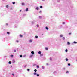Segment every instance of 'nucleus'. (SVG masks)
<instances>
[{"mask_svg": "<svg viewBox=\"0 0 77 77\" xmlns=\"http://www.w3.org/2000/svg\"><path fill=\"white\" fill-rule=\"evenodd\" d=\"M45 29L47 30H48L49 29L48 28L47 26L45 27Z\"/></svg>", "mask_w": 77, "mask_h": 77, "instance_id": "13", "label": "nucleus"}, {"mask_svg": "<svg viewBox=\"0 0 77 77\" xmlns=\"http://www.w3.org/2000/svg\"><path fill=\"white\" fill-rule=\"evenodd\" d=\"M36 67L37 68H39V65H37Z\"/></svg>", "mask_w": 77, "mask_h": 77, "instance_id": "21", "label": "nucleus"}, {"mask_svg": "<svg viewBox=\"0 0 77 77\" xmlns=\"http://www.w3.org/2000/svg\"><path fill=\"white\" fill-rule=\"evenodd\" d=\"M28 11L29 8H27L26 9V12H28Z\"/></svg>", "mask_w": 77, "mask_h": 77, "instance_id": "6", "label": "nucleus"}, {"mask_svg": "<svg viewBox=\"0 0 77 77\" xmlns=\"http://www.w3.org/2000/svg\"><path fill=\"white\" fill-rule=\"evenodd\" d=\"M57 2H60V0H58L57 1Z\"/></svg>", "mask_w": 77, "mask_h": 77, "instance_id": "48", "label": "nucleus"}, {"mask_svg": "<svg viewBox=\"0 0 77 77\" xmlns=\"http://www.w3.org/2000/svg\"><path fill=\"white\" fill-rule=\"evenodd\" d=\"M14 52H16V50H14Z\"/></svg>", "mask_w": 77, "mask_h": 77, "instance_id": "53", "label": "nucleus"}, {"mask_svg": "<svg viewBox=\"0 0 77 77\" xmlns=\"http://www.w3.org/2000/svg\"><path fill=\"white\" fill-rule=\"evenodd\" d=\"M42 35H43V34H42Z\"/></svg>", "mask_w": 77, "mask_h": 77, "instance_id": "63", "label": "nucleus"}, {"mask_svg": "<svg viewBox=\"0 0 77 77\" xmlns=\"http://www.w3.org/2000/svg\"><path fill=\"white\" fill-rule=\"evenodd\" d=\"M68 66H70L71 65V64L69 63L68 64Z\"/></svg>", "mask_w": 77, "mask_h": 77, "instance_id": "38", "label": "nucleus"}, {"mask_svg": "<svg viewBox=\"0 0 77 77\" xmlns=\"http://www.w3.org/2000/svg\"><path fill=\"white\" fill-rule=\"evenodd\" d=\"M26 57V55H25L23 56V57Z\"/></svg>", "mask_w": 77, "mask_h": 77, "instance_id": "51", "label": "nucleus"}, {"mask_svg": "<svg viewBox=\"0 0 77 77\" xmlns=\"http://www.w3.org/2000/svg\"><path fill=\"white\" fill-rule=\"evenodd\" d=\"M21 5L22 6H24V5H25V3L24 2H22L21 3Z\"/></svg>", "mask_w": 77, "mask_h": 77, "instance_id": "4", "label": "nucleus"}, {"mask_svg": "<svg viewBox=\"0 0 77 77\" xmlns=\"http://www.w3.org/2000/svg\"><path fill=\"white\" fill-rule=\"evenodd\" d=\"M62 24H65V23L64 22H63V23H62Z\"/></svg>", "mask_w": 77, "mask_h": 77, "instance_id": "40", "label": "nucleus"}, {"mask_svg": "<svg viewBox=\"0 0 77 77\" xmlns=\"http://www.w3.org/2000/svg\"><path fill=\"white\" fill-rule=\"evenodd\" d=\"M36 71H37V70H36V69H34V72H36Z\"/></svg>", "mask_w": 77, "mask_h": 77, "instance_id": "39", "label": "nucleus"}, {"mask_svg": "<svg viewBox=\"0 0 77 77\" xmlns=\"http://www.w3.org/2000/svg\"><path fill=\"white\" fill-rule=\"evenodd\" d=\"M66 74H68V73H69V71H66Z\"/></svg>", "mask_w": 77, "mask_h": 77, "instance_id": "30", "label": "nucleus"}, {"mask_svg": "<svg viewBox=\"0 0 77 77\" xmlns=\"http://www.w3.org/2000/svg\"><path fill=\"white\" fill-rule=\"evenodd\" d=\"M27 71H30V69H27Z\"/></svg>", "mask_w": 77, "mask_h": 77, "instance_id": "31", "label": "nucleus"}, {"mask_svg": "<svg viewBox=\"0 0 77 77\" xmlns=\"http://www.w3.org/2000/svg\"><path fill=\"white\" fill-rule=\"evenodd\" d=\"M18 72H22V70H21V69L19 70L18 71Z\"/></svg>", "mask_w": 77, "mask_h": 77, "instance_id": "3", "label": "nucleus"}, {"mask_svg": "<svg viewBox=\"0 0 77 77\" xmlns=\"http://www.w3.org/2000/svg\"><path fill=\"white\" fill-rule=\"evenodd\" d=\"M20 38H22V37H23V35L20 34Z\"/></svg>", "mask_w": 77, "mask_h": 77, "instance_id": "19", "label": "nucleus"}, {"mask_svg": "<svg viewBox=\"0 0 77 77\" xmlns=\"http://www.w3.org/2000/svg\"><path fill=\"white\" fill-rule=\"evenodd\" d=\"M8 23H6V26H8Z\"/></svg>", "mask_w": 77, "mask_h": 77, "instance_id": "50", "label": "nucleus"}, {"mask_svg": "<svg viewBox=\"0 0 77 77\" xmlns=\"http://www.w3.org/2000/svg\"><path fill=\"white\" fill-rule=\"evenodd\" d=\"M12 4H13V5H15V2H13Z\"/></svg>", "mask_w": 77, "mask_h": 77, "instance_id": "20", "label": "nucleus"}, {"mask_svg": "<svg viewBox=\"0 0 77 77\" xmlns=\"http://www.w3.org/2000/svg\"><path fill=\"white\" fill-rule=\"evenodd\" d=\"M37 65V64H34L33 66H36Z\"/></svg>", "mask_w": 77, "mask_h": 77, "instance_id": "41", "label": "nucleus"}, {"mask_svg": "<svg viewBox=\"0 0 77 77\" xmlns=\"http://www.w3.org/2000/svg\"><path fill=\"white\" fill-rule=\"evenodd\" d=\"M39 18H42V16H40L39 17Z\"/></svg>", "mask_w": 77, "mask_h": 77, "instance_id": "32", "label": "nucleus"}, {"mask_svg": "<svg viewBox=\"0 0 77 77\" xmlns=\"http://www.w3.org/2000/svg\"><path fill=\"white\" fill-rule=\"evenodd\" d=\"M58 27L59 28V29H60L61 28H62V26L61 25V26H59Z\"/></svg>", "mask_w": 77, "mask_h": 77, "instance_id": "9", "label": "nucleus"}, {"mask_svg": "<svg viewBox=\"0 0 77 77\" xmlns=\"http://www.w3.org/2000/svg\"><path fill=\"white\" fill-rule=\"evenodd\" d=\"M63 69L65 70V68H63Z\"/></svg>", "mask_w": 77, "mask_h": 77, "instance_id": "58", "label": "nucleus"}, {"mask_svg": "<svg viewBox=\"0 0 77 77\" xmlns=\"http://www.w3.org/2000/svg\"><path fill=\"white\" fill-rule=\"evenodd\" d=\"M4 58H6V57H7V56H5L4 57Z\"/></svg>", "mask_w": 77, "mask_h": 77, "instance_id": "45", "label": "nucleus"}, {"mask_svg": "<svg viewBox=\"0 0 77 77\" xmlns=\"http://www.w3.org/2000/svg\"><path fill=\"white\" fill-rule=\"evenodd\" d=\"M19 56L20 57H23V55H20Z\"/></svg>", "mask_w": 77, "mask_h": 77, "instance_id": "23", "label": "nucleus"}, {"mask_svg": "<svg viewBox=\"0 0 77 77\" xmlns=\"http://www.w3.org/2000/svg\"><path fill=\"white\" fill-rule=\"evenodd\" d=\"M73 43H74V44H77V42L74 41V42H73Z\"/></svg>", "mask_w": 77, "mask_h": 77, "instance_id": "22", "label": "nucleus"}, {"mask_svg": "<svg viewBox=\"0 0 77 77\" xmlns=\"http://www.w3.org/2000/svg\"><path fill=\"white\" fill-rule=\"evenodd\" d=\"M41 10L40 11L39 13H41Z\"/></svg>", "mask_w": 77, "mask_h": 77, "instance_id": "55", "label": "nucleus"}, {"mask_svg": "<svg viewBox=\"0 0 77 77\" xmlns=\"http://www.w3.org/2000/svg\"><path fill=\"white\" fill-rule=\"evenodd\" d=\"M12 62L13 63H15V60L14 59L13 60Z\"/></svg>", "mask_w": 77, "mask_h": 77, "instance_id": "12", "label": "nucleus"}, {"mask_svg": "<svg viewBox=\"0 0 77 77\" xmlns=\"http://www.w3.org/2000/svg\"><path fill=\"white\" fill-rule=\"evenodd\" d=\"M26 66H27V65H25L24 66V68H26Z\"/></svg>", "mask_w": 77, "mask_h": 77, "instance_id": "44", "label": "nucleus"}, {"mask_svg": "<svg viewBox=\"0 0 77 77\" xmlns=\"http://www.w3.org/2000/svg\"><path fill=\"white\" fill-rule=\"evenodd\" d=\"M42 6H41L40 7V8L41 9H42Z\"/></svg>", "mask_w": 77, "mask_h": 77, "instance_id": "34", "label": "nucleus"}, {"mask_svg": "<svg viewBox=\"0 0 77 77\" xmlns=\"http://www.w3.org/2000/svg\"><path fill=\"white\" fill-rule=\"evenodd\" d=\"M50 60L51 61L52 60V58H51V57H50Z\"/></svg>", "mask_w": 77, "mask_h": 77, "instance_id": "35", "label": "nucleus"}, {"mask_svg": "<svg viewBox=\"0 0 77 77\" xmlns=\"http://www.w3.org/2000/svg\"><path fill=\"white\" fill-rule=\"evenodd\" d=\"M46 65H47L48 66V63H47Z\"/></svg>", "mask_w": 77, "mask_h": 77, "instance_id": "56", "label": "nucleus"}, {"mask_svg": "<svg viewBox=\"0 0 77 77\" xmlns=\"http://www.w3.org/2000/svg\"><path fill=\"white\" fill-rule=\"evenodd\" d=\"M3 71H6V69H4L3 70Z\"/></svg>", "mask_w": 77, "mask_h": 77, "instance_id": "57", "label": "nucleus"}, {"mask_svg": "<svg viewBox=\"0 0 77 77\" xmlns=\"http://www.w3.org/2000/svg\"><path fill=\"white\" fill-rule=\"evenodd\" d=\"M29 42H32V40L30 39L29 41Z\"/></svg>", "mask_w": 77, "mask_h": 77, "instance_id": "18", "label": "nucleus"}, {"mask_svg": "<svg viewBox=\"0 0 77 77\" xmlns=\"http://www.w3.org/2000/svg\"><path fill=\"white\" fill-rule=\"evenodd\" d=\"M37 27H39V25H37Z\"/></svg>", "mask_w": 77, "mask_h": 77, "instance_id": "46", "label": "nucleus"}, {"mask_svg": "<svg viewBox=\"0 0 77 77\" xmlns=\"http://www.w3.org/2000/svg\"><path fill=\"white\" fill-rule=\"evenodd\" d=\"M8 64H11V61H9L8 62Z\"/></svg>", "mask_w": 77, "mask_h": 77, "instance_id": "29", "label": "nucleus"}, {"mask_svg": "<svg viewBox=\"0 0 77 77\" xmlns=\"http://www.w3.org/2000/svg\"><path fill=\"white\" fill-rule=\"evenodd\" d=\"M69 35H71V33H69Z\"/></svg>", "mask_w": 77, "mask_h": 77, "instance_id": "49", "label": "nucleus"}, {"mask_svg": "<svg viewBox=\"0 0 77 77\" xmlns=\"http://www.w3.org/2000/svg\"><path fill=\"white\" fill-rule=\"evenodd\" d=\"M7 33L8 35H10V32H7Z\"/></svg>", "mask_w": 77, "mask_h": 77, "instance_id": "17", "label": "nucleus"}, {"mask_svg": "<svg viewBox=\"0 0 77 77\" xmlns=\"http://www.w3.org/2000/svg\"><path fill=\"white\" fill-rule=\"evenodd\" d=\"M15 28H17V26H16V25H14Z\"/></svg>", "mask_w": 77, "mask_h": 77, "instance_id": "36", "label": "nucleus"}, {"mask_svg": "<svg viewBox=\"0 0 77 77\" xmlns=\"http://www.w3.org/2000/svg\"><path fill=\"white\" fill-rule=\"evenodd\" d=\"M65 60H66V62H68V58H66Z\"/></svg>", "mask_w": 77, "mask_h": 77, "instance_id": "14", "label": "nucleus"}, {"mask_svg": "<svg viewBox=\"0 0 77 77\" xmlns=\"http://www.w3.org/2000/svg\"><path fill=\"white\" fill-rule=\"evenodd\" d=\"M60 38H62V37H63V35H60Z\"/></svg>", "mask_w": 77, "mask_h": 77, "instance_id": "37", "label": "nucleus"}, {"mask_svg": "<svg viewBox=\"0 0 77 77\" xmlns=\"http://www.w3.org/2000/svg\"><path fill=\"white\" fill-rule=\"evenodd\" d=\"M35 9L36 10H37V11H38V10H39V7H36L35 8Z\"/></svg>", "mask_w": 77, "mask_h": 77, "instance_id": "5", "label": "nucleus"}, {"mask_svg": "<svg viewBox=\"0 0 77 77\" xmlns=\"http://www.w3.org/2000/svg\"><path fill=\"white\" fill-rule=\"evenodd\" d=\"M42 1H45V0H42Z\"/></svg>", "mask_w": 77, "mask_h": 77, "instance_id": "60", "label": "nucleus"}, {"mask_svg": "<svg viewBox=\"0 0 77 77\" xmlns=\"http://www.w3.org/2000/svg\"><path fill=\"white\" fill-rule=\"evenodd\" d=\"M16 42H17V43L18 42H19L18 40H16Z\"/></svg>", "mask_w": 77, "mask_h": 77, "instance_id": "47", "label": "nucleus"}, {"mask_svg": "<svg viewBox=\"0 0 77 77\" xmlns=\"http://www.w3.org/2000/svg\"><path fill=\"white\" fill-rule=\"evenodd\" d=\"M57 73V72L55 71L54 72V74H56Z\"/></svg>", "mask_w": 77, "mask_h": 77, "instance_id": "26", "label": "nucleus"}, {"mask_svg": "<svg viewBox=\"0 0 77 77\" xmlns=\"http://www.w3.org/2000/svg\"><path fill=\"white\" fill-rule=\"evenodd\" d=\"M65 52H68V49H66Z\"/></svg>", "mask_w": 77, "mask_h": 77, "instance_id": "25", "label": "nucleus"}, {"mask_svg": "<svg viewBox=\"0 0 77 77\" xmlns=\"http://www.w3.org/2000/svg\"><path fill=\"white\" fill-rule=\"evenodd\" d=\"M11 67H12V66H11Z\"/></svg>", "mask_w": 77, "mask_h": 77, "instance_id": "62", "label": "nucleus"}, {"mask_svg": "<svg viewBox=\"0 0 77 77\" xmlns=\"http://www.w3.org/2000/svg\"><path fill=\"white\" fill-rule=\"evenodd\" d=\"M66 28H68V26H66Z\"/></svg>", "mask_w": 77, "mask_h": 77, "instance_id": "59", "label": "nucleus"}, {"mask_svg": "<svg viewBox=\"0 0 77 77\" xmlns=\"http://www.w3.org/2000/svg\"><path fill=\"white\" fill-rule=\"evenodd\" d=\"M31 53L32 55H34L35 54V53H34V51H32L31 52Z\"/></svg>", "mask_w": 77, "mask_h": 77, "instance_id": "2", "label": "nucleus"}, {"mask_svg": "<svg viewBox=\"0 0 77 77\" xmlns=\"http://www.w3.org/2000/svg\"><path fill=\"white\" fill-rule=\"evenodd\" d=\"M42 68L43 69H44V68H45L44 67V66H42Z\"/></svg>", "mask_w": 77, "mask_h": 77, "instance_id": "15", "label": "nucleus"}, {"mask_svg": "<svg viewBox=\"0 0 77 77\" xmlns=\"http://www.w3.org/2000/svg\"><path fill=\"white\" fill-rule=\"evenodd\" d=\"M11 57H12V58L14 57V55H10Z\"/></svg>", "mask_w": 77, "mask_h": 77, "instance_id": "7", "label": "nucleus"}, {"mask_svg": "<svg viewBox=\"0 0 77 77\" xmlns=\"http://www.w3.org/2000/svg\"><path fill=\"white\" fill-rule=\"evenodd\" d=\"M45 49L46 50H48V47H46L45 48Z\"/></svg>", "mask_w": 77, "mask_h": 77, "instance_id": "11", "label": "nucleus"}, {"mask_svg": "<svg viewBox=\"0 0 77 77\" xmlns=\"http://www.w3.org/2000/svg\"><path fill=\"white\" fill-rule=\"evenodd\" d=\"M6 7L7 8H8V7H9V6H8V5H7Z\"/></svg>", "mask_w": 77, "mask_h": 77, "instance_id": "33", "label": "nucleus"}, {"mask_svg": "<svg viewBox=\"0 0 77 77\" xmlns=\"http://www.w3.org/2000/svg\"><path fill=\"white\" fill-rule=\"evenodd\" d=\"M35 38H38V36H37V35H36L35 36Z\"/></svg>", "mask_w": 77, "mask_h": 77, "instance_id": "24", "label": "nucleus"}, {"mask_svg": "<svg viewBox=\"0 0 77 77\" xmlns=\"http://www.w3.org/2000/svg\"><path fill=\"white\" fill-rule=\"evenodd\" d=\"M70 42H67V45H70Z\"/></svg>", "mask_w": 77, "mask_h": 77, "instance_id": "8", "label": "nucleus"}, {"mask_svg": "<svg viewBox=\"0 0 77 77\" xmlns=\"http://www.w3.org/2000/svg\"><path fill=\"white\" fill-rule=\"evenodd\" d=\"M2 1H5V0H2Z\"/></svg>", "mask_w": 77, "mask_h": 77, "instance_id": "61", "label": "nucleus"}, {"mask_svg": "<svg viewBox=\"0 0 77 77\" xmlns=\"http://www.w3.org/2000/svg\"><path fill=\"white\" fill-rule=\"evenodd\" d=\"M32 56H33V55H31L29 57H30V58H32Z\"/></svg>", "mask_w": 77, "mask_h": 77, "instance_id": "16", "label": "nucleus"}, {"mask_svg": "<svg viewBox=\"0 0 77 77\" xmlns=\"http://www.w3.org/2000/svg\"><path fill=\"white\" fill-rule=\"evenodd\" d=\"M32 25H33V24H35V22H34V21H33L32 23Z\"/></svg>", "mask_w": 77, "mask_h": 77, "instance_id": "28", "label": "nucleus"}, {"mask_svg": "<svg viewBox=\"0 0 77 77\" xmlns=\"http://www.w3.org/2000/svg\"><path fill=\"white\" fill-rule=\"evenodd\" d=\"M34 75H36L37 77H39V74H37L36 73V72H35L33 73Z\"/></svg>", "mask_w": 77, "mask_h": 77, "instance_id": "1", "label": "nucleus"}, {"mask_svg": "<svg viewBox=\"0 0 77 77\" xmlns=\"http://www.w3.org/2000/svg\"><path fill=\"white\" fill-rule=\"evenodd\" d=\"M40 56H43V54H41L40 55Z\"/></svg>", "mask_w": 77, "mask_h": 77, "instance_id": "43", "label": "nucleus"}, {"mask_svg": "<svg viewBox=\"0 0 77 77\" xmlns=\"http://www.w3.org/2000/svg\"><path fill=\"white\" fill-rule=\"evenodd\" d=\"M38 53L39 54H41V51H39L38 52Z\"/></svg>", "mask_w": 77, "mask_h": 77, "instance_id": "10", "label": "nucleus"}, {"mask_svg": "<svg viewBox=\"0 0 77 77\" xmlns=\"http://www.w3.org/2000/svg\"><path fill=\"white\" fill-rule=\"evenodd\" d=\"M23 17H24V16H26V14H23Z\"/></svg>", "mask_w": 77, "mask_h": 77, "instance_id": "52", "label": "nucleus"}, {"mask_svg": "<svg viewBox=\"0 0 77 77\" xmlns=\"http://www.w3.org/2000/svg\"><path fill=\"white\" fill-rule=\"evenodd\" d=\"M63 40H65V38L64 37H63Z\"/></svg>", "mask_w": 77, "mask_h": 77, "instance_id": "27", "label": "nucleus"}, {"mask_svg": "<svg viewBox=\"0 0 77 77\" xmlns=\"http://www.w3.org/2000/svg\"><path fill=\"white\" fill-rule=\"evenodd\" d=\"M21 11H22V10H20V12H21Z\"/></svg>", "mask_w": 77, "mask_h": 77, "instance_id": "54", "label": "nucleus"}, {"mask_svg": "<svg viewBox=\"0 0 77 77\" xmlns=\"http://www.w3.org/2000/svg\"><path fill=\"white\" fill-rule=\"evenodd\" d=\"M12 75H13V76H14V75H15V74L14 73L12 74Z\"/></svg>", "mask_w": 77, "mask_h": 77, "instance_id": "42", "label": "nucleus"}]
</instances>
